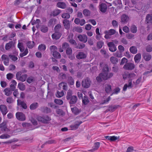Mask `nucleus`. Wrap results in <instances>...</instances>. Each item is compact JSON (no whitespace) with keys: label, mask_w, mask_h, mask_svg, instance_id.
Here are the masks:
<instances>
[{"label":"nucleus","mask_w":152,"mask_h":152,"mask_svg":"<svg viewBox=\"0 0 152 152\" xmlns=\"http://www.w3.org/2000/svg\"><path fill=\"white\" fill-rule=\"evenodd\" d=\"M109 71L108 66L107 65H105L103 68L102 72L96 77L97 81L100 82L102 81V79L106 80L111 77L113 75V73H108Z\"/></svg>","instance_id":"nucleus-1"},{"label":"nucleus","mask_w":152,"mask_h":152,"mask_svg":"<svg viewBox=\"0 0 152 152\" xmlns=\"http://www.w3.org/2000/svg\"><path fill=\"white\" fill-rule=\"evenodd\" d=\"M36 118L38 121L45 124H48L51 120V118L47 115H43L42 116L38 115Z\"/></svg>","instance_id":"nucleus-2"},{"label":"nucleus","mask_w":152,"mask_h":152,"mask_svg":"<svg viewBox=\"0 0 152 152\" xmlns=\"http://www.w3.org/2000/svg\"><path fill=\"white\" fill-rule=\"evenodd\" d=\"M5 49L6 50L8 51L11 50H15V44L13 41H10L6 44Z\"/></svg>","instance_id":"nucleus-3"},{"label":"nucleus","mask_w":152,"mask_h":152,"mask_svg":"<svg viewBox=\"0 0 152 152\" xmlns=\"http://www.w3.org/2000/svg\"><path fill=\"white\" fill-rule=\"evenodd\" d=\"M91 83V81L90 79L88 78L87 77L83 81L82 85L83 87L86 88H88L90 86Z\"/></svg>","instance_id":"nucleus-4"},{"label":"nucleus","mask_w":152,"mask_h":152,"mask_svg":"<svg viewBox=\"0 0 152 152\" xmlns=\"http://www.w3.org/2000/svg\"><path fill=\"white\" fill-rule=\"evenodd\" d=\"M135 67L134 64L132 63L128 62L126 63L124 66L123 68L126 70H132Z\"/></svg>","instance_id":"nucleus-5"},{"label":"nucleus","mask_w":152,"mask_h":152,"mask_svg":"<svg viewBox=\"0 0 152 152\" xmlns=\"http://www.w3.org/2000/svg\"><path fill=\"white\" fill-rule=\"evenodd\" d=\"M16 117L17 119L20 121H24L26 119L25 115L21 112H17L16 114Z\"/></svg>","instance_id":"nucleus-6"},{"label":"nucleus","mask_w":152,"mask_h":152,"mask_svg":"<svg viewBox=\"0 0 152 152\" xmlns=\"http://www.w3.org/2000/svg\"><path fill=\"white\" fill-rule=\"evenodd\" d=\"M83 123L81 121H76L74 124H72L70 126L71 129L72 130L77 129L80 124Z\"/></svg>","instance_id":"nucleus-7"},{"label":"nucleus","mask_w":152,"mask_h":152,"mask_svg":"<svg viewBox=\"0 0 152 152\" xmlns=\"http://www.w3.org/2000/svg\"><path fill=\"white\" fill-rule=\"evenodd\" d=\"M0 128L1 131L3 132L10 131V129L7 127L6 122H4L0 124Z\"/></svg>","instance_id":"nucleus-8"},{"label":"nucleus","mask_w":152,"mask_h":152,"mask_svg":"<svg viewBox=\"0 0 152 152\" xmlns=\"http://www.w3.org/2000/svg\"><path fill=\"white\" fill-rule=\"evenodd\" d=\"M107 45L109 47V50L111 52H114L117 50L116 46L113 42H108L107 43Z\"/></svg>","instance_id":"nucleus-9"},{"label":"nucleus","mask_w":152,"mask_h":152,"mask_svg":"<svg viewBox=\"0 0 152 152\" xmlns=\"http://www.w3.org/2000/svg\"><path fill=\"white\" fill-rule=\"evenodd\" d=\"M1 58L2 60L4 61V64L6 66L8 65L9 63V58L8 56L3 54Z\"/></svg>","instance_id":"nucleus-10"},{"label":"nucleus","mask_w":152,"mask_h":152,"mask_svg":"<svg viewBox=\"0 0 152 152\" xmlns=\"http://www.w3.org/2000/svg\"><path fill=\"white\" fill-rule=\"evenodd\" d=\"M107 5L104 3H102L100 4L99 6V9L100 11L103 13L105 12L107 9Z\"/></svg>","instance_id":"nucleus-11"},{"label":"nucleus","mask_w":152,"mask_h":152,"mask_svg":"<svg viewBox=\"0 0 152 152\" xmlns=\"http://www.w3.org/2000/svg\"><path fill=\"white\" fill-rule=\"evenodd\" d=\"M0 110L3 116H4L7 112L6 106L4 105H1L0 106Z\"/></svg>","instance_id":"nucleus-12"},{"label":"nucleus","mask_w":152,"mask_h":152,"mask_svg":"<svg viewBox=\"0 0 152 152\" xmlns=\"http://www.w3.org/2000/svg\"><path fill=\"white\" fill-rule=\"evenodd\" d=\"M104 138L106 139L109 140L111 141H114L120 138V137H117L114 136H104Z\"/></svg>","instance_id":"nucleus-13"},{"label":"nucleus","mask_w":152,"mask_h":152,"mask_svg":"<svg viewBox=\"0 0 152 152\" xmlns=\"http://www.w3.org/2000/svg\"><path fill=\"white\" fill-rule=\"evenodd\" d=\"M79 40L84 43H86L87 41V37L86 35H79L77 37Z\"/></svg>","instance_id":"nucleus-14"},{"label":"nucleus","mask_w":152,"mask_h":152,"mask_svg":"<svg viewBox=\"0 0 152 152\" xmlns=\"http://www.w3.org/2000/svg\"><path fill=\"white\" fill-rule=\"evenodd\" d=\"M132 87V80H129L128 82V83L124 85L123 88V90L124 91H126L127 88H130Z\"/></svg>","instance_id":"nucleus-15"},{"label":"nucleus","mask_w":152,"mask_h":152,"mask_svg":"<svg viewBox=\"0 0 152 152\" xmlns=\"http://www.w3.org/2000/svg\"><path fill=\"white\" fill-rule=\"evenodd\" d=\"M142 57L145 61H148L151 59V56L149 53H145L142 55Z\"/></svg>","instance_id":"nucleus-16"},{"label":"nucleus","mask_w":152,"mask_h":152,"mask_svg":"<svg viewBox=\"0 0 152 152\" xmlns=\"http://www.w3.org/2000/svg\"><path fill=\"white\" fill-rule=\"evenodd\" d=\"M61 34L60 32H55V33L53 34L52 37L54 39H58L61 37Z\"/></svg>","instance_id":"nucleus-17"},{"label":"nucleus","mask_w":152,"mask_h":152,"mask_svg":"<svg viewBox=\"0 0 152 152\" xmlns=\"http://www.w3.org/2000/svg\"><path fill=\"white\" fill-rule=\"evenodd\" d=\"M146 23L148 24H152V16L150 14H147L146 17Z\"/></svg>","instance_id":"nucleus-18"},{"label":"nucleus","mask_w":152,"mask_h":152,"mask_svg":"<svg viewBox=\"0 0 152 152\" xmlns=\"http://www.w3.org/2000/svg\"><path fill=\"white\" fill-rule=\"evenodd\" d=\"M57 6L58 8L62 9H64L66 8V4L64 2L59 1L57 4Z\"/></svg>","instance_id":"nucleus-19"},{"label":"nucleus","mask_w":152,"mask_h":152,"mask_svg":"<svg viewBox=\"0 0 152 152\" xmlns=\"http://www.w3.org/2000/svg\"><path fill=\"white\" fill-rule=\"evenodd\" d=\"M22 126L23 127L26 128L27 130H32L34 129L35 128H32V125L31 124L26 123H23L22 124Z\"/></svg>","instance_id":"nucleus-20"},{"label":"nucleus","mask_w":152,"mask_h":152,"mask_svg":"<svg viewBox=\"0 0 152 152\" xmlns=\"http://www.w3.org/2000/svg\"><path fill=\"white\" fill-rule=\"evenodd\" d=\"M86 55L83 52H79L76 56L77 58L78 59L84 58H86Z\"/></svg>","instance_id":"nucleus-21"},{"label":"nucleus","mask_w":152,"mask_h":152,"mask_svg":"<svg viewBox=\"0 0 152 152\" xmlns=\"http://www.w3.org/2000/svg\"><path fill=\"white\" fill-rule=\"evenodd\" d=\"M17 104L18 105H21L24 109H26L27 108L26 103L24 102L21 101L19 99L17 100Z\"/></svg>","instance_id":"nucleus-22"},{"label":"nucleus","mask_w":152,"mask_h":152,"mask_svg":"<svg viewBox=\"0 0 152 152\" xmlns=\"http://www.w3.org/2000/svg\"><path fill=\"white\" fill-rule=\"evenodd\" d=\"M58 86L60 89L62 88L64 90H66L67 89V83L64 82H61L59 83Z\"/></svg>","instance_id":"nucleus-23"},{"label":"nucleus","mask_w":152,"mask_h":152,"mask_svg":"<svg viewBox=\"0 0 152 152\" xmlns=\"http://www.w3.org/2000/svg\"><path fill=\"white\" fill-rule=\"evenodd\" d=\"M63 23L66 29H69L70 26L69 20L65 19L63 21Z\"/></svg>","instance_id":"nucleus-24"},{"label":"nucleus","mask_w":152,"mask_h":152,"mask_svg":"<svg viewBox=\"0 0 152 152\" xmlns=\"http://www.w3.org/2000/svg\"><path fill=\"white\" fill-rule=\"evenodd\" d=\"M129 17L126 15H123L121 17V21L124 23H127L129 20Z\"/></svg>","instance_id":"nucleus-25"},{"label":"nucleus","mask_w":152,"mask_h":152,"mask_svg":"<svg viewBox=\"0 0 152 152\" xmlns=\"http://www.w3.org/2000/svg\"><path fill=\"white\" fill-rule=\"evenodd\" d=\"M141 58V55L140 53L137 54L134 57V61L135 63H138L140 61Z\"/></svg>","instance_id":"nucleus-26"},{"label":"nucleus","mask_w":152,"mask_h":152,"mask_svg":"<svg viewBox=\"0 0 152 152\" xmlns=\"http://www.w3.org/2000/svg\"><path fill=\"white\" fill-rule=\"evenodd\" d=\"M70 100L69 102V103L70 104H75L77 101V97L75 96H73L70 99Z\"/></svg>","instance_id":"nucleus-27"},{"label":"nucleus","mask_w":152,"mask_h":152,"mask_svg":"<svg viewBox=\"0 0 152 152\" xmlns=\"http://www.w3.org/2000/svg\"><path fill=\"white\" fill-rule=\"evenodd\" d=\"M16 84L17 83L15 80H13L12 81L10 87L12 91H14L15 88Z\"/></svg>","instance_id":"nucleus-28"},{"label":"nucleus","mask_w":152,"mask_h":152,"mask_svg":"<svg viewBox=\"0 0 152 152\" xmlns=\"http://www.w3.org/2000/svg\"><path fill=\"white\" fill-rule=\"evenodd\" d=\"M111 62L113 64H116L118 62V59L115 57L112 56L110 58Z\"/></svg>","instance_id":"nucleus-29"},{"label":"nucleus","mask_w":152,"mask_h":152,"mask_svg":"<svg viewBox=\"0 0 152 152\" xmlns=\"http://www.w3.org/2000/svg\"><path fill=\"white\" fill-rule=\"evenodd\" d=\"M71 109L72 112L75 115H77L80 112V111L76 107L72 108Z\"/></svg>","instance_id":"nucleus-30"},{"label":"nucleus","mask_w":152,"mask_h":152,"mask_svg":"<svg viewBox=\"0 0 152 152\" xmlns=\"http://www.w3.org/2000/svg\"><path fill=\"white\" fill-rule=\"evenodd\" d=\"M5 94L7 96H9L12 93L11 90L9 88H6L4 90Z\"/></svg>","instance_id":"nucleus-31"},{"label":"nucleus","mask_w":152,"mask_h":152,"mask_svg":"<svg viewBox=\"0 0 152 152\" xmlns=\"http://www.w3.org/2000/svg\"><path fill=\"white\" fill-rule=\"evenodd\" d=\"M26 45L28 48H32L34 45V43L33 41H28L26 42Z\"/></svg>","instance_id":"nucleus-32"},{"label":"nucleus","mask_w":152,"mask_h":152,"mask_svg":"<svg viewBox=\"0 0 152 152\" xmlns=\"http://www.w3.org/2000/svg\"><path fill=\"white\" fill-rule=\"evenodd\" d=\"M113 55L118 58H121L123 56L122 52L120 51H117L114 53Z\"/></svg>","instance_id":"nucleus-33"},{"label":"nucleus","mask_w":152,"mask_h":152,"mask_svg":"<svg viewBox=\"0 0 152 152\" xmlns=\"http://www.w3.org/2000/svg\"><path fill=\"white\" fill-rule=\"evenodd\" d=\"M100 145V143L99 142H96L94 143V146L93 147V148L91 150V151H93L96 150H97L99 147Z\"/></svg>","instance_id":"nucleus-34"},{"label":"nucleus","mask_w":152,"mask_h":152,"mask_svg":"<svg viewBox=\"0 0 152 152\" xmlns=\"http://www.w3.org/2000/svg\"><path fill=\"white\" fill-rule=\"evenodd\" d=\"M83 12L84 15L86 17L89 16L91 13L90 11L87 9H85L84 10Z\"/></svg>","instance_id":"nucleus-35"},{"label":"nucleus","mask_w":152,"mask_h":152,"mask_svg":"<svg viewBox=\"0 0 152 152\" xmlns=\"http://www.w3.org/2000/svg\"><path fill=\"white\" fill-rule=\"evenodd\" d=\"M27 77V75H21L18 80H19L22 82H24L26 80Z\"/></svg>","instance_id":"nucleus-36"},{"label":"nucleus","mask_w":152,"mask_h":152,"mask_svg":"<svg viewBox=\"0 0 152 152\" xmlns=\"http://www.w3.org/2000/svg\"><path fill=\"white\" fill-rule=\"evenodd\" d=\"M129 50L130 52L133 54H135L137 52V48L134 46L131 47L130 48Z\"/></svg>","instance_id":"nucleus-37"},{"label":"nucleus","mask_w":152,"mask_h":152,"mask_svg":"<svg viewBox=\"0 0 152 152\" xmlns=\"http://www.w3.org/2000/svg\"><path fill=\"white\" fill-rule=\"evenodd\" d=\"M111 86L108 84L105 85V90L107 93H110L111 91Z\"/></svg>","instance_id":"nucleus-38"},{"label":"nucleus","mask_w":152,"mask_h":152,"mask_svg":"<svg viewBox=\"0 0 152 152\" xmlns=\"http://www.w3.org/2000/svg\"><path fill=\"white\" fill-rule=\"evenodd\" d=\"M48 28L46 26L42 25L41 28V31L43 33H46L48 31Z\"/></svg>","instance_id":"nucleus-39"},{"label":"nucleus","mask_w":152,"mask_h":152,"mask_svg":"<svg viewBox=\"0 0 152 152\" xmlns=\"http://www.w3.org/2000/svg\"><path fill=\"white\" fill-rule=\"evenodd\" d=\"M18 47L21 52H23L24 51V48L22 43L19 42L18 45Z\"/></svg>","instance_id":"nucleus-40"},{"label":"nucleus","mask_w":152,"mask_h":152,"mask_svg":"<svg viewBox=\"0 0 152 152\" xmlns=\"http://www.w3.org/2000/svg\"><path fill=\"white\" fill-rule=\"evenodd\" d=\"M46 48V46L44 44H41L39 45L38 47V49L40 51H44Z\"/></svg>","instance_id":"nucleus-41"},{"label":"nucleus","mask_w":152,"mask_h":152,"mask_svg":"<svg viewBox=\"0 0 152 152\" xmlns=\"http://www.w3.org/2000/svg\"><path fill=\"white\" fill-rule=\"evenodd\" d=\"M18 87L19 88L21 91H23L25 89V85L22 83H19L18 84Z\"/></svg>","instance_id":"nucleus-42"},{"label":"nucleus","mask_w":152,"mask_h":152,"mask_svg":"<svg viewBox=\"0 0 152 152\" xmlns=\"http://www.w3.org/2000/svg\"><path fill=\"white\" fill-rule=\"evenodd\" d=\"M72 91L71 90H69L67 92V95L66 96V99L67 100L70 99L73 96H72Z\"/></svg>","instance_id":"nucleus-43"},{"label":"nucleus","mask_w":152,"mask_h":152,"mask_svg":"<svg viewBox=\"0 0 152 152\" xmlns=\"http://www.w3.org/2000/svg\"><path fill=\"white\" fill-rule=\"evenodd\" d=\"M131 32L133 33H135L137 31V27L134 25H132L130 28Z\"/></svg>","instance_id":"nucleus-44"},{"label":"nucleus","mask_w":152,"mask_h":152,"mask_svg":"<svg viewBox=\"0 0 152 152\" xmlns=\"http://www.w3.org/2000/svg\"><path fill=\"white\" fill-rule=\"evenodd\" d=\"M53 55L54 57L57 58H61V54L57 51L53 52Z\"/></svg>","instance_id":"nucleus-45"},{"label":"nucleus","mask_w":152,"mask_h":152,"mask_svg":"<svg viewBox=\"0 0 152 152\" xmlns=\"http://www.w3.org/2000/svg\"><path fill=\"white\" fill-rule=\"evenodd\" d=\"M38 106V104L37 102H35L31 104L30 106V108L31 110H34Z\"/></svg>","instance_id":"nucleus-46"},{"label":"nucleus","mask_w":152,"mask_h":152,"mask_svg":"<svg viewBox=\"0 0 152 152\" xmlns=\"http://www.w3.org/2000/svg\"><path fill=\"white\" fill-rule=\"evenodd\" d=\"M82 102L84 104H87L89 102V100L87 97L84 96L83 98Z\"/></svg>","instance_id":"nucleus-47"},{"label":"nucleus","mask_w":152,"mask_h":152,"mask_svg":"<svg viewBox=\"0 0 152 152\" xmlns=\"http://www.w3.org/2000/svg\"><path fill=\"white\" fill-rule=\"evenodd\" d=\"M61 26L60 24H57L56 25L54 28L55 32H60V31L61 30Z\"/></svg>","instance_id":"nucleus-48"},{"label":"nucleus","mask_w":152,"mask_h":152,"mask_svg":"<svg viewBox=\"0 0 152 152\" xmlns=\"http://www.w3.org/2000/svg\"><path fill=\"white\" fill-rule=\"evenodd\" d=\"M64 93L63 91L60 92L58 91L56 95L57 97L60 98L63 96L64 95Z\"/></svg>","instance_id":"nucleus-49"},{"label":"nucleus","mask_w":152,"mask_h":152,"mask_svg":"<svg viewBox=\"0 0 152 152\" xmlns=\"http://www.w3.org/2000/svg\"><path fill=\"white\" fill-rule=\"evenodd\" d=\"M54 102L56 104L59 105H62L63 103V102L62 100L57 99H55Z\"/></svg>","instance_id":"nucleus-50"},{"label":"nucleus","mask_w":152,"mask_h":152,"mask_svg":"<svg viewBox=\"0 0 152 152\" xmlns=\"http://www.w3.org/2000/svg\"><path fill=\"white\" fill-rule=\"evenodd\" d=\"M42 110L44 112L46 113H48L51 112L50 109L47 107H44L42 109Z\"/></svg>","instance_id":"nucleus-51"},{"label":"nucleus","mask_w":152,"mask_h":152,"mask_svg":"<svg viewBox=\"0 0 152 152\" xmlns=\"http://www.w3.org/2000/svg\"><path fill=\"white\" fill-rule=\"evenodd\" d=\"M10 137V136L7 134H4L0 136V138L2 139L9 138Z\"/></svg>","instance_id":"nucleus-52"},{"label":"nucleus","mask_w":152,"mask_h":152,"mask_svg":"<svg viewBox=\"0 0 152 152\" xmlns=\"http://www.w3.org/2000/svg\"><path fill=\"white\" fill-rule=\"evenodd\" d=\"M61 17L63 18L68 19L70 17V15L68 13H64L62 14Z\"/></svg>","instance_id":"nucleus-53"},{"label":"nucleus","mask_w":152,"mask_h":152,"mask_svg":"<svg viewBox=\"0 0 152 152\" xmlns=\"http://www.w3.org/2000/svg\"><path fill=\"white\" fill-rule=\"evenodd\" d=\"M28 53V51L27 49H25L24 52L23 53H20V56L22 57L24 56H26Z\"/></svg>","instance_id":"nucleus-54"},{"label":"nucleus","mask_w":152,"mask_h":152,"mask_svg":"<svg viewBox=\"0 0 152 152\" xmlns=\"http://www.w3.org/2000/svg\"><path fill=\"white\" fill-rule=\"evenodd\" d=\"M104 43L101 41H99L97 43V47L99 49L101 48L103 45Z\"/></svg>","instance_id":"nucleus-55"},{"label":"nucleus","mask_w":152,"mask_h":152,"mask_svg":"<svg viewBox=\"0 0 152 152\" xmlns=\"http://www.w3.org/2000/svg\"><path fill=\"white\" fill-rule=\"evenodd\" d=\"M61 12L60 10H56L53 12V15L54 16H57L59 15Z\"/></svg>","instance_id":"nucleus-56"},{"label":"nucleus","mask_w":152,"mask_h":152,"mask_svg":"<svg viewBox=\"0 0 152 152\" xmlns=\"http://www.w3.org/2000/svg\"><path fill=\"white\" fill-rule=\"evenodd\" d=\"M50 49L53 53V52H56V50H57V48L55 46H51L50 47Z\"/></svg>","instance_id":"nucleus-57"},{"label":"nucleus","mask_w":152,"mask_h":152,"mask_svg":"<svg viewBox=\"0 0 152 152\" xmlns=\"http://www.w3.org/2000/svg\"><path fill=\"white\" fill-rule=\"evenodd\" d=\"M146 50L148 52H151L152 51V46L148 45L146 47Z\"/></svg>","instance_id":"nucleus-58"},{"label":"nucleus","mask_w":152,"mask_h":152,"mask_svg":"<svg viewBox=\"0 0 152 152\" xmlns=\"http://www.w3.org/2000/svg\"><path fill=\"white\" fill-rule=\"evenodd\" d=\"M136 75L133 73H131L129 74L127 77L130 79H133L136 77Z\"/></svg>","instance_id":"nucleus-59"},{"label":"nucleus","mask_w":152,"mask_h":152,"mask_svg":"<svg viewBox=\"0 0 152 152\" xmlns=\"http://www.w3.org/2000/svg\"><path fill=\"white\" fill-rule=\"evenodd\" d=\"M117 108V107L115 105L111 106L109 107L108 110L109 111H113L115 109H116Z\"/></svg>","instance_id":"nucleus-60"},{"label":"nucleus","mask_w":152,"mask_h":152,"mask_svg":"<svg viewBox=\"0 0 152 152\" xmlns=\"http://www.w3.org/2000/svg\"><path fill=\"white\" fill-rule=\"evenodd\" d=\"M7 102L9 104L12 103L14 102V100L11 97H9L7 99Z\"/></svg>","instance_id":"nucleus-61"},{"label":"nucleus","mask_w":152,"mask_h":152,"mask_svg":"<svg viewBox=\"0 0 152 152\" xmlns=\"http://www.w3.org/2000/svg\"><path fill=\"white\" fill-rule=\"evenodd\" d=\"M69 83L71 85H73L74 84V80L72 77H70L68 79Z\"/></svg>","instance_id":"nucleus-62"},{"label":"nucleus","mask_w":152,"mask_h":152,"mask_svg":"<svg viewBox=\"0 0 152 152\" xmlns=\"http://www.w3.org/2000/svg\"><path fill=\"white\" fill-rule=\"evenodd\" d=\"M72 52V50L71 48H67V49H66V53L67 54L69 55H71Z\"/></svg>","instance_id":"nucleus-63"},{"label":"nucleus","mask_w":152,"mask_h":152,"mask_svg":"<svg viewBox=\"0 0 152 152\" xmlns=\"http://www.w3.org/2000/svg\"><path fill=\"white\" fill-rule=\"evenodd\" d=\"M112 24L114 28H116L118 26V23L115 20H113L112 21Z\"/></svg>","instance_id":"nucleus-64"}]
</instances>
